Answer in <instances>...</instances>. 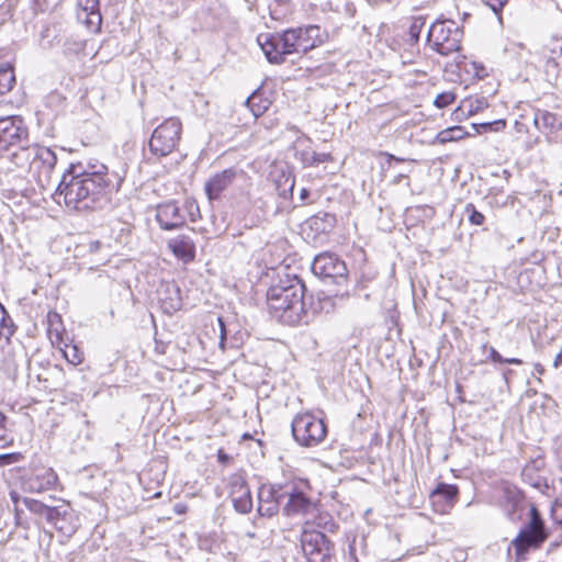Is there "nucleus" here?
<instances>
[{
	"mask_svg": "<svg viewBox=\"0 0 562 562\" xmlns=\"http://www.w3.org/2000/svg\"><path fill=\"white\" fill-rule=\"evenodd\" d=\"M102 169L105 171L77 172V167L71 165L56 187L55 200L60 203L63 198L67 207L77 211L94 209L102 201H108L109 195L121 188L123 177L109 172L104 166Z\"/></svg>",
	"mask_w": 562,
	"mask_h": 562,
	"instance_id": "f257e3e1",
	"label": "nucleus"
},
{
	"mask_svg": "<svg viewBox=\"0 0 562 562\" xmlns=\"http://www.w3.org/2000/svg\"><path fill=\"white\" fill-rule=\"evenodd\" d=\"M305 284L296 276L280 280L267 292L270 315L285 325H297L306 315Z\"/></svg>",
	"mask_w": 562,
	"mask_h": 562,
	"instance_id": "f03ea898",
	"label": "nucleus"
},
{
	"mask_svg": "<svg viewBox=\"0 0 562 562\" xmlns=\"http://www.w3.org/2000/svg\"><path fill=\"white\" fill-rule=\"evenodd\" d=\"M23 505L33 514L37 522L46 521L63 536L71 537L78 529V518L70 504L64 499L49 497L42 502L31 497L22 498Z\"/></svg>",
	"mask_w": 562,
	"mask_h": 562,
	"instance_id": "7ed1b4c3",
	"label": "nucleus"
},
{
	"mask_svg": "<svg viewBox=\"0 0 562 562\" xmlns=\"http://www.w3.org/2000/svg\"><path fill=\"white\" fill-rule=\"evenodd\" d=\"M296 27L282 33L259 34L257 37L265 56L270 64L280 65L286 55L300 54Z\"/></svg>",
	"mask_w": 562,
	"mask_h": 562,
	"instance_id": "20e7f679",
	"label": "nucleus"
},
{
	"mask_svg": "<svg viewBox=\"0 0 562 562\" xmlns=\"http://www.w3.org/2000/svg\"><path fill=\"white\" fill-rule=\"evenodd\" d=\"M291 430L294 440L302 447H316L327 436V426L322 418L312 413L297 414L292 423Z\"/></svg>",
	"mask_w": 562,
	"mask_h": 562,
	"instance_id": "39448f33",
	"label": "nucleus"
},
{
	"mask_svg": "<svg viewBox=\"0 0 562 562\" xmlns=\"http://www.w3.org/2000/svg\"><path fill=\"white\" fill-rule=\"evenodd\" d=\"M462 31L453 21H437L432 23L428 33L427 42L432 49L442 56L459 52L461 48Z\"/></svg>",
	"mask_w": 562,
	"mask_h": 562,
	"instance_id": "423d86ee",
	"label": "nucleus"
},
{
	"mask_svg": "<svg viewBox=\"0 0 562 562\" xmlns=\"http://www.w3.org/2000/svg\"><path fill=\"white\" fill-rule=\"evenodd\" d=\"M182 124L178 117H169L158 125L149 139L150 153L157 157H166L171 154L179 140Z\"/></svg>",
	"mask_w": 562,
	"mask_h": 562,
	"instance_id": "0eeeda50",
	"label": "nucleus"
},
{
	"mask_svg": "<svg viewBox=\"0 0 562 562\" xmlns=\"http://www.w3.org/2000/svg\"><path fill=\"white\" fill-rule=\"evenodd\" d=\"M301 548L307 562H336L334 543L321 531L304 530Z\"/></svg>",
	"mask_w": 562,
	"mask_h": 562,
	"instance_id": "6e6552de",
	"label": "nucleus"
},
{
	"mask_svg": "<svg viewBox=\"0 0 562 562\" xmlns=\"http://www.w3.org/2000/svg\"><path fill=\"white\" fill-rule=\"evenodd\" d=\"M56 164L57 156L50 148L34 145L29 173L41 189L45 190L54 186L52 176Z\"/></svg>",
	"mask_w": 562,
	"mask_h": 562,
	"instance_id": "1a4fd4ad",
	"label": "nucleus"
},
{
	"mask_svg": "<svg viewBox=\"0 0 562 562\" xmlns=\"http://www.w3.org/2000/svg\"><path fill=\"white\" fill-rule=\"evenodd\" d=\"M548 533L544 530V525L539 514L532 510L529 522L520 530L513 546L519 559H525V554L530 549H537L547 539Z\"/></svg>",
	"mask_w": 562,
	"mask_h": 562,
	"instance_id": "9d476101",
	"label": "nucleus"
},
{
	"mask_svg": "<svg viewBox=\"0 0 562 562\" xmlns=\"http://www.w3.org/2000/svg\"><path fill=\"white\" fill-rule=\"evenodd\" d=\"M313 273L324 280H330L336 284L347 282L348 269L344 260L331 252H323L316 256L312 263Z\"/></svg>",
	"mask_w": 562,
	"mask_h": 562,
	"instance_id": "9b49d317",
	"label": "nucleus"
},
{
	"mask_svg": "<svg viewBox=\"0 0 562 562\" xmlns=\"http://www.w3.org/2000/svg\"><path fill=\"white\" fill-rule=\"evenodd\" d=\"M286 494V482L265 483L258 490L257 512L262 517H272L283 507Z\"/></svg>",
	"mask_w": 562,
	"mask_h": 562,
	"instance_id": "f8f14e48",
	"label": "nucleus"
},
{
	"mask_svg": "<svg viewBox=\"0 0 562 562\" xmlns=\"http://www.w3.org/2000/svg\"><path fill=\"white\" fill-rule=\"evenodd\" d=\"M535 127L549 144L562 145V116L546 109H535L532 114Z\"/></svg>",
	"mask_w": 562,
	"mask_h": 562,
	"instance_id": "ddd939ff",
	"label": "nucleus"
},
{
	"mask_svg": "<svg viewBox=\"0 0 562 562\" xmlns=\"http://www.w3.org/2000/svg\"><path fill=\"white\" fill-rule=\"evenodd\" d=\"M29 137V131L21 116L0 117V150L18 146Z\"/></svg>",
	"mask_w": 562,
	"mask_h": 562,
	"instance_id": "4468645a",
	"label": "nucleus"
},
{
	"mask_svg": "<svg viewBox=\"0 0 562 562\" xmlns=\"http://www.w3.org/2000/svg\"><path fill=\"white\" fill-rule=\"evenodd\" d=\"M314 504L294 481H286V494L282 507L288 517L306 515L312 512Z\"/></svg>",
	"mask_w": 562,
	"mask_h": 562,
	"instance_id": "2eb2a0df",
	"label": "nucleus"
},
{
	"mask_svg": "<svg viewBox=\"0 0 562 562\" xmlns=\"http://www.w3.org/2000/svg\"><path fill=\"white\" fill-rule=\"evenodd\" d=\"M58 476L52 468L40 467L31 470L23 479V490L30 493H43L53 488Z\"/></svg>",
	"mask_w": 562,
	"mask_h": 562,
	"instance_id": "dca6fc26",
	"label": "nucleus"
},
{
	"mask_svg": "<svg viewBox=\"0 0 562 562\" xmlns=\"http://www.w3.org/2000/svg\"><path fill=\"white\" fill-rule=\"evenodd\" d=\"M229 497L234 509L239 514H248L252 509V497L250 488L240 474H233L229 477Z\"/></svg>",
	"mask_w": 562,
	"mask_h": 562,
	"instance_id": "f3484780",
	"label": "nucleus"
},
{
	"mask_svg": "<svg viewBox=\"0 0 562 562\" xmlns=\"http://www.w3.org/2000/svg\"><path fill=\"white\" fill-rule=\"evenodd\" d=\"M156 221L161 229L171 231L184 225L186 215L176 201H168L157 206Z\"/></svg>",
	"mask_w": 562,
	"mask_h": 562,
	"instance_id": "a211bd4d",
	"label": "nucleus"
},
{
	"mask_svg": "<svg viewBox=\"0 0 562 562\" xmlns=\"http://www.w3.org/2000/svg\"><path fill=\"white\" fill-rule=\"evenodd\" d=\"M76 16L89 30L99 31L102 23L99 0H76Z\"/></svg>",
	"mask_w": 562,
	"mask_h": 562,
	"instance_id": "6ab92c4d",
	"label": "nucleus"
},
{
	"mask_svg": "<svg viewBox=\"0 0 562 562\" xmlns=\"http://www.w3.org/2000/svg\"><path fill=\"white\" fill-rule=\"evenodd\" d=\"M237 176L235 168H227L213 175L204 184L209 200H217L221 194L234 182Z\"/></svg>",
	"mask_w": 562,
	"mask_h": 562,
	"instance_id": "aec40b11",
	"label": "nucleus"
},
{
	"mask_svg": "<svg viewBox=\"0 0 562 562\" xmlns=\"http://www.w3.org/2000/svg\"><path fill=\"white\" fill-rule=\"evenodd\" d=\"M158 301L164 313L172 315L182 306L181 291L173 282L162 283L157 290Z\"/></svg>",
	"mask_w": 562,
	"mask_h": 562,
	"instance_id": "412c9836",
	"label": "nucleus"
},
{
	"mask_svg": "<svg viewBox=\"0 0 562 562\" xmlns=\"http://www.w3.org/2000/svg\"><path fill=\"white\" fill-rule=\"evenodd\" d=\"M168 248L179 260L184 263L195 258V244L190 235H177L168 240Z\"/></svg>",
	"mask_w": 562,
	"mask_h": 562,
	"instance_id": "4be33fe9",
	"label": "nucleus"
},
{
	"mask_svg": "<svg viewBox=\"0 0 562 562\" xmlns=\"http://www.w3.org/2000/svg\"><path fill=\"white\" fill-rule=\"evenodd\" d=\"M496 499L504 513L512 516L520 506L522 497L515 486L504 485L497 491Z\"/></svg>",
	"mask_w": 562,
	"mask_h": 562,
	"instance_id": "5701e85b",
	"label": "nucleus"
},
{
	"mask_svg": "<svg viewBox=\"0 0 562 562\" xmlns=\"http://www.w3.org/2000/svg\"><path fill=\"white\" fill-rule=\"evenodd\" d=\"M459 488L457 485L439 483L430 493V499L434 505L442 507H452L458 499Z\"/></svg>",
	"mask_w": 562,
	"mask_h": 562,
	"instance_id": "b1692460",
	"label": "nucleus"
},
{
	"mask_svg": "<svg viewBox=\"0 0 562 562\" xmlns=\"http://www.w3.org/2000/svg\"><path fill=\"white\" fill-rule=\"evenodd\" d=\"M296 38L299 42L300 54H306L321 43L318 40L319 26L308 25L305 27H296Z\"/></svg>",
	"mask_w": 562,
	"mask_h": 562,
	"instance_id": "393cba45",
	"label": "nucleus"
},
{
	"mask_svg": "<svg viewBox=\"0 0 562 562\" xmlns=\"http://www.w3.org/2000/svg\"><path fill=\"white\" fill-rule=\"evenodd\" d=\"M47 335L53 346L64 344L65 327L60 314L49 311L46 315Z\"/></svg>",
	"mask_w": 562,
	"mask_h": 562,
	"instance_id": "a878e982",
	"label": "nucleus"
},
{
	"mask_svg": "<svg viewBox=\"0 0 562 562\" xmlns=\"http://www.w3.org/2000/svg\"><path fill=\"white\" fill-rule=\"evenodd\" d=\"M336 216L328 212H318L306 221V224L315 234H328L336 226Z\"/></svg>",
	"mask_w": 562,
	"mask_h": 562,
	"instance_id": "bb28decb",
	"label": "nucleus"
},
{
	"mask_svg": "<svg viewBox=\"0 0 562 562\" xmlns=\"http://www.w3.org/2000/svg\"><path fill=\"white\" fill-rule=\"evenodd\" d=\"M34 151V145L32 146H18L9 156L10 162L18 169L26 170L29 172L32 156Z\"/></svg>",
	"mask_w": 562,
	"mask_h": 562,
	"instance_id": "cd10ccee",
	"label": "nucleus"
},
{
	"mask_svg": "<svg viewBox=\"0 0 562 562\" xmlns=\"http://www.w3.org/2000/svg\"><path fill=\"white\" fill-rule=\"evenodd\" d=\"M487 105V101L483 97L467 98L461 102L457 113L460 112L464 116H472L486 109Z\"/></svg>",
	"mask_w": 562,
	"mask_h": 562,
	"instance_id": "c85d7f7f",
	"label": "nucleus"
},
{
	"mask_svg": "<svg viewBox=\"0 0 562 562\" xmlns=\"http://www.w3.org/2000/svg\"><path fill=\"white\" fill-rule=\"evenodd\" d=\"M472 135V133L464 131L462 126L456 125L439 132L436 136V139L439 144H446L449 142L460 140L465 136Z\"/></svg>",
	"mask_w": 562,
	"mask_h": 562,
	"instance_id": "c756f323",
	"label": "nucleus"
},
{
	"mask_svg": "<svg viewBox=\"0 0 562 562\" xmlns=\"http://www.w3.org/2000/svg\"><path fill=\"white\" fill-rule=\"evenodd\" d=\"M15 333V325L4 308V306L0 303V341L4 339L5 341H9L10 338Z\"/></svg>",
	"mask_w": 562,
	"mask_h": 562,
	"instance_id": "7c9ffc66",
	"label": "nucleus"
},
{
	"mask_svg": "<svg viewBox=\"0 0 562 562\" xmlns=\"http://www.w3.org/2000/svg\"><path fill=\"white\" fill-rule=\"evenodd\" d=\"M15 85V75L11 65L0 67V95L12 90Z\"/></svg>",
	"mask_w": 562,
	"mask_h": 562,
	"instance_id": "2f4dec72",
	"label": "nucleus"
},
{
	"mask_svg": "<svg viewBox=\"0 0 562 562\" xmlns=\"http://www.w3.org/2000/svg\"><path fill=\"white\" fill-rule=\"evenodd\" d=\"M363 540L358 541L357 537L348 538V547L344 550V562H359V554L363 552Z\"/></svg>",
	"mask_w": 562,
	"mask_h": 562,
	"instance_id": "473e14b6",
	"label": "nucleus"
},
{
	"mask_svg": "<svg viewBox=\"0 0 562 562\" xmlns=\"http://www.w3.org/2000/svg\"><path fill=\"white\" fill-rule=\"evenodd\" d=\"M299 157H300L301 161L303 162V165L306 167L316 166L318 164L326 162L331 159L330 154L308 151V150L300 151Z\"/></svg>",
	"mask_w": 562,
	"mask_h": 562,
	"instance_id": "72a5a7b5",
	"label": "nucleus"
},
{
	"mask_svg": "<svg viewBox=\"0 0 562 562\" xmlns=\"http://www.w3.org/2000/svg\"><path fill=\"white\" fill-rule=\"evenodd\" d=\"M65 359L71 363V364H80L83 360V353L80 351V349L76 346V345H71V344H66L64 341L63 345H60V347H58Z\"/></svg>",
	"mask_w": 562,
	"mask_h": 562,
	"instance_id": "f704fd0d",
	"label": "nucleus"
},
{
	"mask_svg": "<svg viewBox=\"0 0 562 562\" xmlns=\"http://www.w3.org/2000/svg\"><path fill=\"white\" fill-rule=\"evenodd\" d=\"M277 190L279 192V195L283 198H288L292 195L295 180L291 175H282L277 181Z\"/></svg>",
	"mask_w": 562,
	"mask_h": 562,
	"instance_id": "c9c22d12",
	"label": "nucleus"
},
{
	"mask_svg": "<svg viewBox=\"0 0 562 562\" xmlns=\"http://www.w3.org/2000/svg\"><path fill=\"white\" fill-rule=\"evenodd\" d=\"M506 126L505 120H495L493 122H484V123H473L471 125L472 130H474V134H481L486 132H498L504 130Z\"/></svg>",
	"mask_w": 562,
	"mask_h": 562,
	"instance_id": "e433bc0d",
	"label": "nucleus"
},
{
	"mask_svg": "<svg viewBox=\"0 0 562 562\" xmlns=\"http://www.w3.org/2000/svg\"><path fill=\"white\" fill-rule=\"evenodd\" d=\"M484 351H488V358L494 363H507V364H521L522 360L518 358H504L494 347H490L487 344L482 345Z\"/></svg>",
	"mask_w": 562,
	"mask_h": 562,
	"instance_id": "4c0bfd02",
	"label": "nucleus"
},
{
	"mask_svg": "<svg viewBox=\"0 0 562 562\" xmlns=\"http://www.w3.org/2000/svg\"><path fill=\"white\" fill-rule=\"evenodd\" d=\"M257 99V91H255L251 95H249L245 104L249 108L252 115L255 117L261 116L268 109V103L266 100H260L259 102H256Z\"/></svg>",
	"mask_w": 562,
	"mask_h": 562,
	"instance_id": "58836bf2",
	"label": "nucleus"
},
{
	"mask_svg": "<svg viewBox=\"0 0 562 562\" xmlns=\"http://www.w3.org/2000/svg\"><path fill=\"white\" fill-rule=\"evenodd\" d=\"M464 214L467 215L468 221L472 225L481 226L485 222L484 214L482 212H480L479 210H476V207L472 203H468L464 206Z\"/></svg>",
	"mask_w": 562,
	"mask_h": 562,
	"instance_id": "ea45409f",
	"label": "nucleus"
},
{
	"mask_svg": "<svg viewBox=\"0 0 562 562\" xmlns=\"http://www.w3.org/2000/svg\"><path fill=\"white\" fill-rule=\"evenodd\" d=\"M426 20L424 16H415L409 25L408 34L412 42L419 40L420 32L425 26Z\"/></svg>",
	"mask_w": 562,
	"mask_h": 562,
	"instance_id": "a19ab883",
	"label": "nucleus"
},
{
	"mask_svg": "<svg viewBox=\"0 0 562 562\" xmlns=\"http://www.w3.org/2000/svg\"><path fill=\"white\" fill-rule=\"evenodd\" d=\"M482 2L496 14L499 24H503L502 10L508 0H482Z\"/></svg>",
	"mask_w": 562,
	"mask_h": 562,
	"instance_id": "79ce46f5",
	"label": "nucleus"
},
{
	"mask_svg": "<svg viewBox=\"0 0 562 562\" xmlns=\"http://www.w3.org/2000/svg\"><path fill=\"white\" fill-rule=\"evenodd\" d=\"M454 99H456V94L453 92H450V91L441 92L436 97L434 104L438 109H443V108L448 106L449 104H451L454 101Z\"/></svg>",
	"mask_w": 562,
	"mask_h": 562,
	"instance_id": "37998d69",
	"label": "nucleus"
},
{
	"mask_svg": "<svg viewBox=\"0 0 562 562\" xmlns=\"http://www.w3.org/2000/svg\"><path fill=\"white\" fill-rule=\"evenodd\" d=\"M5 420L7 416L0 413V447L2 448L8 446L12 441V438H10V436L4 430Z\"/></svg>",
	"mask_w": 562,
	"mask_h": 562,
	"instance_id": "c03bdc74",
	"label": "nucleus"
},
{
	"mask_svg": "<svg viewBox=\"0 0 562 562\" xmlns=\"http://www.w3.org/2000/svg\"><path fill=\"white\" fill-rule=\"evenodd\" d=\"M20 453H3L0 454V467H5L15 463L20 460Z\"/></svg>",
	"mask_w": 562,
	"mask_h": 562,
	"instance_id": "a18cd8bd",
	"label": "nucleus"
},
{
	"mask_svg": "<svg viewBox=\"0 0 562 562\" xmlns=\"http://www.w3.org/2000/svg\"><path fill=\"white\" fill-rule=\"evenodd\" d=\"M552 514L562 524V498H557L552 507Z\"/></svg>",
	"mask_w": 562,
	"mask_h": 562,
	"instance_id": "49530a36",
	"label": "nucleus"
},
{
	"mask_svg": "<svg viewBox=\"0 0 562 562\" xmlns=\"http://www.w3.org/2000/svg\"><path fill=\"white\" fill-rule=\"evenodd\" d=\"M186 206H187V210H188V212L190 214L191 221L195 222L196 221L195 213L199 214V212H200L199 211V206L194 202H187Z\"/></svg>",
	"mask_w": 562,
	"mask_h": 562,
	"instance_id": "de8ad7c7",
	"label": "nucleus"
},
{
	"mask_svg": "<svg viewBox=\"0 0 562 562\" xmlns=\"http://www.w3.org/2000/svg\"><path fill=\"white\" fill-rule=\"evenodd\" d=\"M103 244L100 241V240H91L89 244H88V248H89V251L91 254H97L99 252L102 248H103Z\"/></svg>",
	"mask_w": 562,
	"mask_h": 562,
	"instance_id": "09e8293b",
	"label": "nucleus"
},
{
	"mask_svg": "<svg viewBox=\"0 0 562 562\" xmlns=\"http://www.w3.org/2000/svg\"><path fill=\"white\" fill-rule=\"evenodd\" d=\"M514 128H515L516 133H518V134H524V133L528 132L527 124L520 120L515 121Z\"/></svg>",
	"mask_w": 562,
	"mask_h": 562,
	"instance_id": "8fccbe9b",
	"label": "nucleus"
},
{
	"mask_svg": "<svg viewBox=\"0 0 562 562\" xmlns=\"http://www.w3.org/2000/svg\"><path fill=\"white\" fill-rule=\"evenodd\" d=\"M64 101V97L58 92H53L48 97V102L61 103Z\"/></svg>",
	"mask_w": 562,
	"mask_h": 562,
	"instance_id": "3c124183",
	"label": "nucleus"
},
{
	"mask_svg": "<svg viewBox=\"0 0 562 562\" xmlns=\"http://www.w3.org/2000/svg\"><path fill=\"white\" fill-rule=\"evenodd\" d=\"M384 155L387 158V162L389 164L392 162V161H395V162H403V161H405L404 158L396 157L393 154L385 153Z\"/></svg>",
	"mask_w": 562,
	"mask_h": 562,
	"instance_id": "603ef678",
	"label": "nucleus"
},
{
	"mask_svg": "<svg viewBox=\"0 0 562 562\" xmlns=\"http://www.w3.org/2000/svg\"><path fill=\"white\" fill-rule=\"evenodd\" d=\"M562 366V347H561V350L559 351V353L555 356L554 360H553V367L555 369L560 368Z\"/></svg>",
	"mask_w": 562,
	"mask_h": 562,
	"instance_id": "864d4df0",
	"label": "nucleus"
},
{
	"mask_svg": "<svg viewBox=\"0 0 562 562\" xmlns=\"http://www.w3.org/2000/svg\"><path fill=\"white\" fill-rule=\"evenodd\" d=\"M308 196H310V190H307L306 188H302L300 191V200L302 202H307Z\"/></svg>",
	"mask_w": 562,
	"mask_h": 562,
	"instance_id": "5fc2aeb1",
	"label": "nucleus"
},
{
	"mask_svg": "<svg viewBox=\"0 0 562 562\" xmlns=\"http://www.w3.org/2000/svg\"><path fill=\"white\" fill-rule=\"evenodd\" d=\"M533 370L538 374H543L544 373V368H543V366L541 363H535L533 364Z\"/></svg>",
	"mask_w": 562,
	"mask_h": 562,
	"instance_id": "6e6d98bb",
	"label": "nucleus"
},
{
	"mask_svg": "<svg viewBox=\"0 0 562 562\" xmlns=\"http://www.w3.org/2000/svg\"><path fill=\"white\" fill-rule=\"evenodd\" d=\"M52 29L48 26L42 32V38L48 37L50 35Z\"/></svg>",
	"mask_w": 562,
	"mask_h": 562,
	"instance_id": "4d7b16f0",
	"label": "nucleus"
},
{
	"mask_svg": "<svg viewBox=\"0 0 562 562\" xmlns=\"http://www.w3.org/2000/svg\"><path fill=\"white\" fill-rule=\"evenodd\" d=\"M512 373H513V370H510V369L505 370L503 373L504 379L507 380V378L510 376Z\"/></svg>",
	"mask_w": 562,
	"mask_h": 562,
	"instance_id": "13d9d810",
	"label": "nucleus"
},
{
	"mask_svg": "<svg viewBox=\"0 0 562 562\" xmlns=\"http://www.w3.org/2000/svg\"><path fill=\"white\" fill-rule=\"evenodd\" d=\"M405 177H406V175H402V173H401V175H398V176L395 178L394 183H400V182H401V180H402L403 178H405Z\"/></svg>",
	"mask_w": 562,
	"mask_h": 562,
	"instance_id": "bf43d9fd",
	"label": "nucleus"
},
{
	"mask_svg": "<svg viewBox=\"0 0 562 562\" xmlns=\"http://www.w3.org/2000/svg\"><path fill=\"white\" fill-rule=\"evenodd\" d=\"M11 498H12V501H13L15 504H18L19 496H18V494H16V493H11Z\"/></svg>",
	"mask_w": 562,
	"mask_h": 562,
	"instance_id": "052dcab7",
	"label": "nucleus"
},
{
	"mask_svg": "<svg viewBox=\"0 0 562 562\" xmlns=\"http://www.w3.org/2000/svg\"><path fill=\"white\" fill-rule=\"evenodd\" d=\"M15 512H16V513H15L16 518H19V517H20V512H19V509H18V508H15Z\"/></svg>",
	"mask_w": 562,
	"mask_h": 562,
	"instance_id": "680f3d73",
	"label": "nucleus"
},
{
	"mask_svg": "<svg viewBox=\"0 0 562 562\" xmlns=\"http://www.w3.org/2000/svg\"><path fill=\"white\" fill-rule=\"evenodd\" d=\"M539 143V137H537L533 142V144H538Z\"/></svg>",
	"mask_w": 562,
	"mask_h": 562,
	"instance_id": "e2e57ef3",
	"label": "nucleus"
},
{
	"mask_svg": "<svg viewBox=\"0 0 562 562\" xmlns=\"http://www.w3.org/2000/svg\"><path fill=\"white\" fill-rule=\"evenodd\" d=\"M218 322H220L221 326L223 327V326H224V324H223V322H222V318H218Z\"/></svg>",
	"mask_w": 562,
	"mask_h": 562,
	"instance_id": "0e129e2a",
	"label": "nucleus"
}]
</instances>
